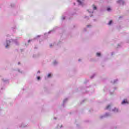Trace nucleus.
Wrapping results in <instances>:
<instances>
[{
    "label": "nucleus",
    "instance_id": "nucleus-9",
    "mask_svg": "<svg viewBox=\"0 0 129 129\" xmlns=\"http://www.w3.org/2000/svg\"><path fill=\"white\" fill-rule=\"evenodd\" d=\"M93 10H96V7H95V6H93Z\"/></svg>",
    "mask_w": 129,
    "mask_h": 129
},
{
    "label": "nucleus",
    "instance_id": "nucleus-16",
    "mask_svg": "<svg viewBox=\"0 0 129 129\" xmlns=\"http://www.w3.org/2000/svg\"><path fill=\"white\" fill-rule=\"evenodd\" d=\"M89 12L90 13H91V12L90 11H89Z\"/></svg>",
    "mask_w": 129,
    "mask_h": 129
},
{
    "label": "nucleus",
    "instance_id": "nucleus-8",
    "mask_svg": "<svg viewBox=\"0 0 129 129\" xmlns=\"http://www.w3.org/2000/svg\"><path fill=\"white\" fill-rule=\"evenodd\" d=\"M97 56H100V53L97 52Z\"/></svg>",
    "mask_w": 129,
    "mask_h": 129
},
{
    "label": "nucleus",
    "instance_id": "nucleus-4",
    "mask_svg": "<svg viewBox=\"0 0 129 129\" xmlns=\"http://www.w3.org/2000/svg\"><path fill=\"white\" fill-rule=\"evenodd\" d=\"M77 2L79 3V5H80L81 6L82 5V2H81V1L78 0Z\"/></svg>",
    "mask_w": 129,
    "mask_h": 129
},
{
    "label": "nucleus",
    "instance_id": "nucleus-20",
    "mask_svg": "<svg viewBox=\"0 0 129 129\" xmlns=\"http://www.w3.org/2000/svg\"><path fill=\"white\" fill-rule=\"evenodd\" d=\"M50 47H52V45H50Z\"/></svg>",
    "mask_w": 129,
    "mask_h": 129
},
{
    "label": "nucleus",
    "instance_id": "nucleus-2",
    "mask_svg": "<svg viewBox=\"0 0 129 129\" xmlns=\"http://www.w3.org/2000/svg\"><path fill=\"white\" fill-rule=\"evenodd\" d=\"M117 3H118V4H123V1H122V0H118V1H117Z\"/></svg>",
    "mask_w": 129,
    "mask_h": 129
},
{
    "label": "nucleus",
    "instance_id": "nucleus-12",
    "mask_svg": "<svg viewBox=\"0 0 129 129\" xmlns=\"http://www.w3.org/2000/svg\"><path fill=\"white\" fill-rule=\"evenodd\" d=\"M40 79H41V78L40 77H37V80H40Z\"/></svg>",
    "mask_w": 129,
    "mask_h": 129
},
{
    "label": "nucleus",
    "instance_id": "nucleus-21",
    "mask_svg": "<svg viewBox=\"0 0 129 129\" xmlns=\"http://www.w3.org/2000/svg\"><path fill=\"white\" fill-rule=\"evenodd\" d=\"M18 64H20V62H18Z\"/></svg>",
    "mask_w": 129,
    "mask_h": 129
},
{
    "label": "nucleus",
    "instance_id": "nucleus-10",
    "mask_svg": "<svg viewBox=\"0 0 129 129\" xmlns=\"http://www.w3.org/2000/svg\"><path fill=\"white\" fill-rule=\"evenodd\" d=\"M48 78H50V77H51V74H49L48 75Z\"/></svg>",
    "mask_w": 129,
    "mask_h": 129
},
{
    "label": "nucleus",
    "instance_id": "nucleus-15",
    "mask_svg": "<svg viewBox=\"0 0 129 129\" xmlns=\"http://www.w3.org/2000/svg\"><path fill=\"white\" fill-rule=\"evenodd\" d=\"M31 41V40H28V43H30V42Z\"/></svg>",
    "mask_w": 129,
    "mask_h": 129
},
{
    "label": "nucleus",
    "instance_id": "nucleus-18",
    "mask_svg": "<svg viewBox=\"0 0 129 129\" xmlns=\"http://www.w3.org/2000/svg\"><path fill=\"white\" fill-rule=\"evenodd\" d=\"M48 33H51V31H49Z\"/></svg>",
    "mask_w": 129,
    "mask_h": 129
},
{
    "label": "nucleus",
    "instance_id": "nucleus-17",
    "mask_svg": "<svg viewBox=\"0 0 129 129\" xmlns=\"http://www.w3.org/2000/svg\"><path fill=\"white\" fill-rule=\"evenodd\" d=\"M66 100V99H65L63 101H64V102H65V101Z\"/></svg>",
    "mask_w": 129,
    "mask_h": 129
},
{
    "label": "nucleus",
    "instance_id": "nucleus-14",
    "mask_svg": "<svg viewBox=\"0 0 129 129\" xmlns=\"http://www.w3.org/2000/svg\"><path fill=\"white\" fill-rule=\"evenodd\" d=\"M116 81H117V80H115V81H114V83H115V82H116Z\"/></svg>",
    "mask_w": 129,
    "mask_h": 129
},
{
    "label": "nucleus",
    "instance_id": "nucleus-5",
    "mask_svg": "<svg viewBox=\"0 0 129 129\" xmlns=\"http://www.w3.org/2000/svg\"><path fill=\"white\" fill-rule=\"evenodd\" d=\"M113 111H114V112H117V111H118V109L115 108L114 109H113Z\"/></svg>",
    "mask_w": 129,
    "mask_h": 129
},
{
    "label": "nucleus",
    "instance_id": "nucleus-7",
    "mask_svg": "<svg viewBox=\"0 0 129 129\" xmlns=\"http://www.w3.org/2000/svg\"><path fill=\"white\" fill-rule=\"evenodd\" d=\"M112 23V21H110L108 23V25H111Z\"/></svg>",
    "mask_w": 129,
    "mask_h": 129
},
{
    "label": "nucleus",
    "instance_id": "nucleus-6",
    "mask_svg": "<svg viewBox=\"0 0 129 129\" xmlns=\"http://www.w3.org/2000/svg\"><path fill=\"white\" fill-rule=\"evenodd\" d=\"M110 107V105H108L106 107V109H109Z\"/></svg>",
    "mask_w": 129,
    "mask_h": 129
},
{
    "label": "nucleus",
    "instance_id": "nucleus-11",
    "mask_svg": "<svg viewBox=\"0 0 129 129\" xmlns=\"http://www.w3.org/2000/svg\"><path fill=\"white\" fill-rule=\"evenodd\" d=\"M107 10L108 11V12H109V11H110V8H107Z\"/></svg>",
    "mask_w": 129,
    "mask_h": 129
},
{
    "label": "nucleus",
    "instance_id": "nucleus-1",
    "mask_svg": "<svg viewBox=\"0 0 129 129\" xmlns=\"http://www.w3.org/2000/svg\"><path fill=\"white\" fill-rule=\"evenodd\" d=\"M127 103H128V101L126 99H124L121 102V104H127Z\"/></svg>",
    "mask_w": 129,
    "mask_h": 129
},
{
    "label": "nucleus",
    "instance_id": "nucleus-13",
    "mask_svg": "<svg viewBox=\"0 0 129 129\" xmlns=\"http://www.w3.org/2000/svg\"><path fill=\"white\" fill-rule=\"evenodd\" d=\"M62 20H65V17H62Z\"/></svg>",
    "mask_w": 129,
    "mask_h": 129
},
{
    "label": "nucleus",
    "instance_id": "nucleus-19",
    "mask_svg": "<svg viewBox=\"0 0 129 129\" xmlns=\"http://www.w3.org/2000/svg\"><path fill=\"white\" fill-rule=\"evenodd\" d=\"M38 73H40V72H39V71H38Z\"/></svg>",
    "mask_w": 129,
    "mask_h": 129
},
{
    "label": "nucleus",
    "instance_id": "nucleus-3",
    "mask_svg": "<svg viewBox=\"0 0 129 129\" xmlns=\"http://www.w3.org/2000/svg\"><path fill=\"white\" fill-rule=\"evenodd\" d=\"M10 43H11V41H7V45L6 46V48H8V47H9V44H10Z\"/></svg>",
    "mask_w": 129,
    "mask_h": 129
}]
</instances>
